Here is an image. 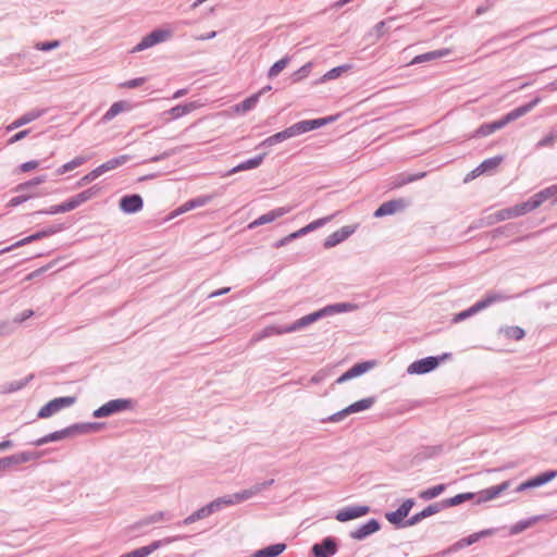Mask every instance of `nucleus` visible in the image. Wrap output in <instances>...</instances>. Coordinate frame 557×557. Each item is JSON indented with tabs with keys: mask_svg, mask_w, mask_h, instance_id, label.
Instances as JSON below:
<instances>
[{
	"mask_svg": "<svg viewBox=\"0 0 557 557\" xmlns=\"http://www.w3.org/2000/svg\"><path fill=\"white\" fill-rule=\"evenodd\" d=\"M294 126H289L281 132H277L275 133L274 135L272 136H269L268 138H265L264 140H262L258 147H272L276 144H280L284 140H287L289 138H293L296 135V132L294 131Z\"/></svg>",
	"mask_w": 557,
	"mask_h": 557,
	"instance_id": "aec40b11",
	"label": "nucleus"
},
{
	"mask_svg": "<svg viewBox=\"0 0 557 557\" xmlns=\"http://www.w3.org/2000/svg\"><path fill=\"white\" fill-rule=\"evenodd\" d=\"M273 484H274V480L270 479V480L263 481L261 483H257L249 488L234 493L233 495H225V496L219 497V499H220V502H225V503H222V508L225 506H232V505L245 502V500L256 496L257 494L269 488Z\"/></svg>",
	"mask_w": 557,
	"mask_h": 557,
	"instance_id": "f03ea898",
	"label": "nucleus"
},
{
	"mask_svg": "<svg viewBox=\"0 0 557 557\" xmlns=\"http://www.w3.org/2000/svg\"><path fill=\"white\" fill-rule=\"evenodd\" d=\"M512 218H517L515 211L512 210V206L508 208H504L502 210H498L494 214H490V224L509 220Z\"/></svg>",
	"mask_w": 557,
	"mask_h": 557,
	"instance_id": "09e8293b",
	"label": "nucleus"
},
{
	"mask_svg": "<svg viewBox=\"0 0 557 557\" xmlns=\"http://www.w3.org/2000/svg\"><path fill=\"white\" fill-rule=\"evenodd\" d=\"M286 547L285 543L271 544L256 550L251 557H277L285 552Z\"/></svg>",
	"mask_w": 557,
	"mask_h": 557,
	"instance_id": "c85d7f7f",
	"label": "nucleus"
},
{
	"mask_svg": "<svg viewBox=\"0 0 557 557\" xmlns=\"http://www.w3.org/2000/svg\"><path fill=\"white\" fill-rule=\"evenodd\" d=\"M184 539H186L185 535H174V536L164 537L162 540L153 541L149 545L141 546L143 553H145L146 557H148L149 555H151L153 552L161 548L162 546L171 544L176 541L184 540Z\"/></svg>",
	"mask_w": 557,
	"mask_h": 557,
	"instance_id": "cd10ccee",
	"label": "nucleus"
},
{
	"mask_svg": "<svg viewBox=\"0 0 557 557\" xmlns=\"http://www.w3.org/2000/svg\"><path fill=\"white\" fill-rule=\"evenodd\" d=\"M71 437L87 434L85 422L74 423L69 425Z\"/></svg>",
	"mask_w": 557,
	"mask_h": 557,
	"instance_id": "338daca9",
	"label": "nucleus"
},
{
	"mask_svg": "<svg viewBox=\"0 0 557 557\" xmlns=\"http://www.w3.org/2000/svg\"><path fill=\"white\" fill-rule=\"evenodd\" d=\"M333 218H334V215L331 214V215H327V216H324V218L317 219V220L310 222L309 224H307L306 226L301 227L300 230H298L297 231L298 235L300 237L305 236V235L309 234L310 232H313V231L324 226Z\"/></svg>",
	"mask_w": 557,
	"mask_h": 557,
	"instance_id": "79ce46f5",
	"label": "nucleus"
},
{
	"mask_svg": "<svg viewBox=\"0 0 557 557\" xmlns=\"http://www.w3.org/2000/svg\"><path fill=\"white\" fill-rule=\"evenodd\" d=\"M131 159V156L128 154H122L119 157H114L103 163V166L106 168V171L114 170L123 164H125Z\"/></svg>",
	"mask_w": 557,
	"mask_h": 557,
	"instance_id": "864d4df0",
	"label": "nucleus"
},
{
	"mask_svg": "<svg viewBox=\"0 0 557 557\" xmlns=\"http://www.w3.org/2000/svg\"><path fill=\"white\" fill-rule=\"evenodd\" d=\"M486 308H487V294L483 295L479 301H476L474 305H472L468 309L456 313L453 317L451 322L459 323L461 321H465Z\"/></svg>",
	"mask_w": 557,
	"mask_h": 557,
	"instance_id": "f3484780",
	"label": "nucleus"
},
{
	"mask_svg": "<svg viewBox=\"0 0 557 557\" xmlns=\"http://www.w3.org/2000/svg\"><path fill=\"white\" fill-rule=\"evenodd\" d=\"M289 61L290 58L286 55L280 59L278 61L274 62L268 71V77L271 79L276 77L288 65Z\"/></svg>",
	"mask_w": 557,
	"mask_h": 557,
	"instance_id": "3c124183",
	"label": "nucleus"
},
{
	"mask_svg": "<svg viewBox=\"0 0 557 557\" xmlns=\"http://www.w3.org/2000/svg\"><path fill=\"white\" fill-rule=\"evenodd\" d=\"M539 205L541 206L546 200L554 198V202H557V184L550 185L536 194H534Z\"/></svg>",
	"mask_w": 557,
	"mask_h": 557,
	"instance_id": "c03bdc74",
	"label": "nucleus"
},
{
	"mask_svg": "<svg viewBox=\"0 0 557 557\" xmlns=\"http://www.w3.org/2000/svg\"><path fill=\"white\" fill-rule=\"evenodd\" d=\"M46 181H47V175H39V176L30 178L29 181L17 184L13 188V191L21 193V194H30L29 189L45 183Z\"/></svg>",
	"mask_w": 557,
	"mask_h": 557,
	"instance_id": "e433bc0d",
	"label": "nucleus"
},
{
	"mask_svg": "<svg viewBox=\"0 0 557 557\" xmlns=\"http://www.w3.org/2000/svg\"><path fill=\"white\" fill-rule=\"evenodd\" d=\"M381 530V522L375 519L371 518L366 523L361 524L359 528H357L354 531H350L349 536L357 541H363L368 536L376 533Z\"/></svg>",
	"mask_w": 557,
	"mask_h": 557,
	"instance_id": "dca6fc26",
	"label": "nucleus"
},
{
	"mask_svg": "<svg viewBox=\"0 0 557 557\" xmlns=\"http://www.w3.org/2000/svg\"><path fill=\"white\" fill-rule=\"evenodd\" d=\"M370 512V507L367 505L346 506L337 510L335 519L339 522H347L358 519Z\"/></svg>",
	"mask_w": 557,
	"mask_h": 557,
	"instance_id": "f8f14e48",
	"label": "nucleus"
},
{
	"mask_svg": "<svg viewBox=\"0 0 557 557\" xmlns=\"http://www.w3.org/2000/svg\"><path fill=\"white\" fill-rule=\"evenodd\" d=\"M60 209L62 213L70 212L81 206V202L76 195L72 196L71 198L66 199L65 201L59 203Z\"/></svg>",
	"mask_w": 557,
	"mask_h": 557,
	"instance_id": "4d7b16f0",
	"label": "nucleus"
},
{
	"mask_svg": "<svg viewBox=\"0 0 557 557\" xmlns=\"http://www.w3.org/2000/svg\"><path fill=\"white\" fill-rule=\"evenodd\" d=\"M441 510H443V508H442V505L440 502L430 504L423 510H421V511L412 515L410 518H408V522L411 523V527L416 525V524L420 523L423 519L429 518V517L440 512Z\"/></svg>",
	"mask_w": 557,
	"mask_h": 557,
	"instance_id": "5701e85b",
	"label": "nucleus"
},
{
	"mask_svg": "<svg viewBox=\"0 0 557 557\" xmlns=\"http://www.w3.org/2000/svg\"><path fill=\"white\" fill-rule=\"evenodd\" d=\"M34 374H29L26 377L17 381L7 382L0 385L1 394H11L25 387L32 380Z\"/></svg>",
	"mask_w": 557,
	"mask_h": 557,
	"instance_id": "7c9ffc66",
	"label": "nucleus"
},
{
	"mask_svg": "<svg viewBox=\"0 0 557 557\" xmlns=\"http://www.w3.org/2000/svg\"><path fill=\"white\" fill-rule=\"evenodd\" d=\"M171 519H172V515L170 512H168V511H157V512H154L152 515L146 516V517L141 518L140 520H138L134 524V529H138V528H141V527L153 524V523H157V522H160V521H169Z\"/></svg>",
	"mask_w": 557,
	"mask_h": 557,
	"instance_id": "a878e982",
	"label": "nucleus"
},
{
	"mask_svg": "<svg viewBox=\"0 0 557 557\" xmlns=\"http://www.w3.org/2000/svg\"><path fill=\"white\" fill-rule=\"evenodd\" d=\"M134 408V400L131 398H116L111 399L94 410L92 417L100 419L120 413L123 411L132 410Z\"/></svg>",
	"mask_w": 557,
	"mask_h": 557,
	"instance_id": "7ed1b4c3",
	"label": "nucleus"
},
{
	"mask_svg": "<svg viewBox=\"0 0 557 557\" xmlns=\"http://www.w3.org/2000/svg\"><path fill=\"white\" fill-rule=\"evenodd\" d=\"M60 45V40L39 41L35 45V49L47 52L59 48Z\"/></svg>",
	"mask_w": 557,
	"mask_h": 557,
	"instance_id": "680f3d73",
	"label": "nucleus"
},
{
	"mask_svg": "<svg viewBox=\"0 0 557 557\" xmlns=\"http://www.w3.org/2000/svg\"><path fill=\"white\" fill-rule=\"evenodd\" d=\"M327 315L336 314V313H344V312H350L358 308L356 304L352 302H336L332 305L325 306Z\"/></svg>",
	"mask_w": 557,
	"mask_h": 557,
	"instance_id": "37998d69",
	"label": "nucleus"
},
{
	"mask_svg": "<svg viewBox=\"0 0 557 557\" xmlns=\"http://www.w3.org/2000/svg\"><path fill=\"white\" fill-rule=\"evenodd\" d=\"M510 485V481H505L498 485L490 487V500L498 497Z\"/></svg>",
	"mask_w": 557,
	"mask_h": 557,
	"instance_id": "0e129e2a",
	"label": "nucleus"
},
{
	"mask_svg": "<svg viewBox=\"0 0 557 557\" xmlns=\"http://www.w3.org/2000/svg\"><path fill=\"white\" fill-rule=\"evenodd\" d=\"M45 113H46V109H34V110H30V111L26 112L25 114L21 115L15 121H13L7 127V131L11 132V131H13L15 128L24 126V125H26V124H28V123H30V122L41 117Z\"/></svg>",
	"mask_w": 557,
	"mask_h": 557,
	"instance_id": "6ab92c4d",
	"label": "nucleus"
},
{
	"mask_svg": "<svg viewBox=\"0 0 557 557\" xmlns=\"http://www.w3.org/2000/svg\"><path fill=\"white\" fill-rule=\"evenodd\" d=\"M63 230H64V224L63 223L50 225V226H48L46 228L39 230V231L28 235L27 237L16 242L12 246L7 247V248L0 250V253L5 252V251H10L13 248L22 247V246L30 244L33 242L40 240L42 238L49 237V236L54 235V234H57V233H59V232H61Z\"/></svg>",
	"mask_w": 557,
	"mask_h": 557,
	"instance_id": "423d86ee",
	"label": "nucleus"
},
{
	"mask_svg": "<svg viewBox=\"0 0 557 557\" xmlns=\"http://www.w3.org/2000/svg\"><path fill=\"white\" fill-rule=\"evenodd\" d=\"M132 109V104L127 101L120 100L111 104L109 110L103 114L102 121L109 122L113 117H115L117 114H120L123 111H129Z\"/></svg>",
	"mask_w": 557,
	"mask_h": 557,
	"instance_id": "2f4dec72",
	"label": "nucleus"
},
{
	"mask_svg": "<svg viewBox=\"0 0 557 557\" xmlns=\"http://www.w3.org/2000/svg\"><path fill=\"white\" fill-rule=\"evenodd\" d=\"M540 207L535 196H531L528 200L522 201L520 203H517L512 206V210L516 213V216L524 215Z\"/></svg>",
	"mask_w": 557,
	"mask_h": 557,
	"instance_id": "72a5a7b5",
	"label": "nucleus"
},
{
	"mask_svg": "<svg viewBox=\"0 0 557 557\" xmlns=\"http://www.w3.org/2000/svg\"><path fill=\"white\" fill-rule=\"evenodd\" d=\"M199 107V104L196 101L187 102V103H181L177 104L170 110H166L163 112L165 115H170V120H176L180 119L191 111L196 110Z\"/></svg>",
	"mask_w": 557,
	"mask_h": 557,
	"instance_id": "b1692460",
	"label": "nucleus"
},
{
	"mask_svg": "<svg viewBox=\"0 0 557 557\" xmlns=\"http://www.w3.org/2000/svg\"><path fill=\"white\" fill-rule=\"evenodd\" d=\"M447 54H448V50L447 49H440V50L429 51V52L416 55L412 59V61L410 62V64H420V63H423V62L433 61V60L440 59L442 57H445Z\"/></svg>",
	"mask_w": 557,
	"mask_h": 557,
	"instance_id": "58836bf2",
	"label": "nucleus"
},
{
	"mask_svg": "<svg viewBox=\"0 0 557 557\" xmlns=\"http://www.w3.org/2000/svg\"><path fill=\"white\" fill-rule=\"evenodd\" d=\"M45 455L44 450H28L0 458V470H7L15 466L37 460Z\"/></svg>",
	"mask_w": 557,
	"mask_h": 557,
	"instance_id": "20e7f679",
	"label": "nucleus"
},
{
	"mask_svg": "<svg viewBox=\"0 0 557 557\" xmlns=\"http://www.w3.org/2000/svg\"><path fill=\"white\" fill-rule=\"evenodd\" d=\"M86 162V158L85 157H82V156H78V157H75L73 160L64 163L63 165H61L55 172L58 175H63L78 166H81L82 164H84Z\"/></svg>",
	"mask_w": 557,
	"mask_h": 557,
	"instance_id": "8fccbe9b",
	"label": "nucleus"
},
{
	"mask_svg": "<svg viewBox=\"0 0 557 557\" xmlns=\"http://www.w3.org/2000/svg\"><path fill=\"white\" fill-rule=\"evenodd\" d=\"M119 207L122 212L134 214L139 212L144 207V199L139 194H128L121 197Z\"/></svg>",
	"mask_w": 557,
	"mask_h": 557,
	"instance_id": "4468645a",
	"label": "nucleus"
},
{
	"mask_svg": "<svg viewBox=\"0 0 557 557\" xmlns=\"http://www.w3.org/2000/svg\"><path fill=\"white\" fill-rule=\"evenodd\" d=\"M349 413H348V410L347 408H344L326 418H323L321 419V422L322 423H329V422H333V423H336V422H341L342 420H344L346 417H348Z\"/></svg>",
	"mask_w": 557,
	"mask_h": 557,
	"instance_id": "bf43d9fd",
	"label": "nucleus"
},
{
	"mask_svg": "<svg viewBox=\"0 0 557 557\" xmlns=\"http://www.w3.org/2000/svg\"><path fill=\"white\" fill-rule=\"evenodd\" d=\"M520 232V226L517 223H507L503 226L490 231V239L494 240L500 236L511 237Z\"/></svg>",
	"mask_w": 557,
	"mask_h": 557,
	"instance_id": "bb28decb",
	"label": "nucleus"
},
{
	"mask_svg": "<svg viewBox=\"0 0 557 557\" xmlns=\"http://www.w3.org/2000/svg\"><path fill=\"white\" fill-rule=\"evenodd\" d=\"M259 99H260V94H252L249 97H247L245 100H243L242 102L237 103L235 106V111L246 113L256 107Z\"/></svg>",
	"mask_w": 557,
	"mask_h": 557,
	"instance_id": "a18cd8bd",
	"label": "nucleus"
},
{
	"mask_svg": "<svg viewBox=\"0 0 557 557\" xmlns=\"http://www.w3.org/2000/svg\"><path fill=\"white\" fill-rule=\"evenodd\" d=\"M438 367V360L434 356H429L413 361L407 368L408 374H425Z\"/></svg>",
	"mask_w": 557,
	"mask_h": 557,
	"instance_id": "ddd939ff",
	"label": "nucleus"
},
{
	"mask_svg": "<svg viewBox=\"0 0 557 557\" xmlns=\"http://www.w3.org/2000/svg\"><path fill=\"white\" fill-rule=\"evenodd\" d=\"M265 156H267V152H263V153H260V154H258V156H256L253 158L245 160V161L240 162L239 164H237L236 166H234L233 169H231L228 174H234V173H237V172H240V171H247V170L256 169L259 165H261V163L263 162Z\"/></svg>",
	"mask_w": 557,
	"mask_h": 557,
	"instance_id": "c756f323",
	"label": "nucleus"
},
{
	"mask_svg": "<svg viewBox=\"0 0 557 557\" xmlns=\"http://www.w3.org/2000/svg\"><path fill=\"white\" fill-rule=\"evenodd\" d=\"M222 503L220 502L219 497L214 500L210 502L206 506H202L201 508L194 511L191 515L186 517L184 520L180 521L177 525H189L200 519H205L209 517L210 515L219 511L222 509Z\"/></svg>",
	"mask_w": 557,
	"mask_h": 557,
	"instance_id": "1a4fd4ad",
	"label": "nucleus"
},
{
	"mask_svg": "<svg viewBox=\"0 0 557 557\" xmlns=\"http://www.w3.org/2000/svg\"><path fill=\"white\" fill-rule=\"evenodd\" d=\"M289 211V209H286V208H276V209H273L262 215H260L258 219H256L255 221H252L249 225H248V228L252 230V228H256L260 225H263V224H268V223H271L273 221H275L276 219L283 216L284 214H286L287 212Z\"/></svg>",
	"mask_w": 557,
	"mask_h": 557,
	"instance_id": "412c9836",
	"label": "nucleus"
},
{
	"mask_svg": "<svg viewBox=\"0 0 557 557\" xmlns=\"http://www.w3.org/2000/svg\"><path fill=\"white\" fill-rule=\"evenodd\" d=\"M294 126V131L296 132V135H301V134H305V133H308L310 131H313V129H318L320 127H322V122L319 119H312V120H302V121H299L295 124H293Z\"/></svg>",
	"mask_w": 557,
	"mask_h": 557,
	"instance_id": "473e14b6",
	"label": "nucleus"
},
{
	"mask_svg": "<svg viewBox=\"0 0 557 557\" xmlns=\"http://www.w3.org/2000/svg\"><path fill=\"white\" fill-rule=\"evenodd\" d=\"M410 205L411 201L406 198L392 199L380 205L377 209L374 211L373 216L383 218L386 215H391L396 212L404 211Z\"/></svg>",
	"mask_w": 557,
	"mask_h": 557,
	"instance_id": "9d476101",
	"label": "nucleus"
},
{
	"mask_svg": "<svg viewBox=\"0 0 557 557\" xmlns=\"http://www.w3.org/2000/svg\"><path fill=\"white\" fill-rule=\"evenodd\" d=\"M69 437H71L69 426L48 434V438L50 442H58V441H62V440H65Z\"/></svg>",
	"mask_w": 557,
	"mask_h": 557,
	"instance_id": "e2e57ef3",
	"label": "nucleus"
},
{
	"mask_svg": "<svg viewBox=\"0 0 557 557\" xmlns=\"http://www.w3.org/2000/svg\"><path fill=\"white\" fill-rule=\"evenodd\" d=\"M300 236L298 235V232H293L290 233L289 235L276 240L275 243H273L272 247L273 248H281V247H284L286 246L287 244H289L290 242L299 238Z\"/></svg>",
	"mask_w": 557,
	"mask_h": 557,
	"instance_id": "69168bd1",
	"label": "nucleus"
},
{
	"mask_svg": "<svg viewBox=\"0 0 557 557\" xmlns=\"http://www.w3.org/2000/svg\"><path fill=\"white\" fill-rule=\"evenodd\" d=\"M505 334H506V336L508 338H512V339L519 341V339H522L524 337L525 332L520 326H508L505 330Z\"/></svg>",
	"mask_w": 557,
	"mask_h": 557,
	"instance_id": "052dcab7",
	"label": "nucleus"
},
{
	"mask_svg": "<svg viewBox=\"0 0 557 557\" xmlns=\"http://www.w3.org/2000/svg\"><path fill=\"white\" fill-rule=\"evenodd\" d=\"M474 497H475L474 493L467 492V493H460V494H457V495H455L453 497L443 499L440 503L442 505V508L446 509V508H449V507H454V506H458L460 504H463L465 502L473 499Z\"/></svg>",
	"mask_w": 557,
	"mask_h": 557,
	"instance_id": "c9c22d12",
	"label": "nucleus"
},
{
	"mask_svg": "<svg viewBox=\"0 0 557 557\" xmlns=\"http://www.w3.org/2000/svg\"><path fill=\"white\" fill-rule=\"evenodd\" d=\"M375 401H376V397L371 396V397H367V398L357 400V401L350 404L349 406H347L346 408L348 410V413L352 414V413H357V412L370 409L375 404Z\"/></svg>",
	"mask_w": 557,
	"mask_h": 557,
	"instance_id": "4c0bfd02",
	"label": "nucleus"
},
{
	"mask_svg": "<svg viewBox=\"0 0 557 557\" xmlns=\"http://www.w3.org/2000/svg\"><path fill=\"white\" fill-rule=\"evenodd\" d=\"M546 516L545 515H539L533 516L524 520L518 521L516 524H513L510 529V534H518L522 531L527 530L528 528L532 527L536 522L543 520Z\"/></svg>",
	"mask_w": 557,
	"mask_h": 557,
	"instance_id": "ea45409f",
	"label": "nucleus"
},
{
	"mask_svg": "<svg viewBox=\"0 0 557 557\" xmlns=\"http://www.w3.org/2000/svg\"><path fill=\"white\" fill-rule=\"evenodd\" d=\"M312 63L311 62H307L306 64H304L301 67H299L297 71H295L292 76H290V79H292V83H298L300 81H302L304 78H306L311 70H312Z\"/></svg>",
	"mask_w": 557,
	"mask_h": 557,
	"instance_id": "603ef678",
	"label": "nucleus"
},
{
	"mask_svg": "<svg viewBox=\"0 0 557 557\" xmlns=\"http://www.w3.org/2000/svg\"><path fill=\"white\" fill-rule=\"evenodd\" d=\"M171 37V30L163 28H156L149 34L144 36L141 40L132 49V52H140L151 48L160 42H163Z\"/></svg>",
	"mask_w": 557,
	"mask_h": 557,
	"instance_id": "0eeeda50",
	"label": "nucleus"
},
{
	"mask_svg": "<svg viewBox=\"0 0 557 557\" xmlns=\"http://www.w3.org/2000/svg\"><path fill=\"white\" fill-rule=\"evenodd\" d=\"M408 515H405L399 508L394 511H388L385 513L386 520L393 524L396 529H404L411 527V523L406 519Z\"/></svg>",
	"mask_w": 557,
	"mask_h": 557,
	"instance_id": "393cba45",
	"label": "nucleus"
},
{
	"mask_svg": "<svg viewBox=\"0 0 557 557\" xmlns=\"http://www.w3.org/2000/svg\"><path fill=\"white\" fill-rule=\"evenodd\" d=\"M351 67H352L351 64H342V65L335 66V67L331 69L330 71H327L323 76H321L319 79H317L313 84L318 85V84H322L326 81L338 78L344 73L349 71Z\"/></svg>",
	"mask_w": 557,
	"mask_h": 557,
	"instance_id": "f704fd0d",
	"label": "nucleus"
},
{
	"mask_svg": "<svg viewBox=\"0 0 557 557\" xmlns=\"http://www.w3.org/2000/svg\"><path fill=\"white\" fill-rule=\"evenodd\" d=\"M102 191V187L99 184H95L91 187L76 194L81 205L85 203L88 200H91L99 196V194Z\"/></svg>",
	"mask_w": 557,
	"mask_h": 557,
	"instance_id": "49530a36",
	"label": "nucleus"
},
{
	"mask_svg": "<svg viewBox=\"0 0 557 557\" xmlns=\"http://www.w3.org/2000/svg\"><path fill=\"white\" fill-rule=\"evenodd\" d=\"M213 199L211 195H202L193 199H189L174 211V215L185 213L198 207L208 205Z\"/></svg>",
	"mask_w": 557,
	"mask_h": 557,
	"instance_id": "4be33fe9",
	"label": "nucleus"
},
{
	"mask_svg": "<svg viewBox=\"0 0 557 557\" xmlns=\"http://www.w3.org/2000/svg\"><path fill=\"white\" fill-rule=\"evenodd\" d=\"M447 485L446 484H437L434 486H431L422 492H420L419 497L423 500H431L437 496H440L445 490Z\"/></svg>",
	"mask_w": 557,
	"mask_h": 557,
	"instance_id": "de8ad7c7",
	"label": "nucleus"
},
{
	"mask_svg": "<svg viewBox=\"0 0 557 557\" xmlns=\"http://www.w3.org/2000/svg\"><path fill=\"white\" fill-rule=\"evenodd\" d=\"M487 172V159L483 160L474 170L470 171L463 178V183H469L479 175Z\"/></svg>",
	"mask_w": 557,
	"mask_h": 557,
	"instance_id": "5fc2aeb1",
	"label": "nucleus"
},
{
	"mask_svg": "<svg viewBox=\"0 0 557 557\" xmlns=\"http://www.w3.org/2000/svg\"><path fill=\"white\" fill-rule=\"evenodd\" d=\"M38 194H20L13 198H11L7 205V207L14 208L17 207L32 198L37 197Z\"/></svg>",
	"mask_w": 557,
	"mask_h": 557,
	"instance_id": "6e6d98bb",
	"label": "nucleus"
},
{
	"mask_svg": "<svg viewBox=\"0 0 557 557\" xmlns=\"http://www.w3.org/2000/svg\"><path fill=\"white\" fill-rule=\"evenodd\" d=\"M486 536H487V529H483L479 532H475L473 534H470V535L459 540L457 543H455L454 549H459V548L470 546V545L476 543L479 540L484 539Z\"/></svg>",
	"mask_w": 557,
	"mask_h": 557,
	"instance_id": "a19ab883",
	"label": "nucleus"
},
{
	"mask_svg": "<svg viewBox=\"0 0 557 557\" xmlns=\"http://www.w3.org/2000/svg\"><path fill=\"white\" fill-rule=\"evenodd\" d=\"M14 332V322L9 320L0 321V337L8 336Z\"/></svg>",
	"mask_w": 557,
	"mask_h": 557,
	"instance_id": "774afa93",
	"label": "nucleus"
},
{
	"mask_svg": "<svg viewBox=\"0 0 557 557\" xmlns=\"http://www.w3.org/2000/svg\"><path fill=\"white\" fill-rule=\"evenodd\" d=\"M557 476V470H547L545 472H542L537 475H535V480L539 483L540 486L550 482Z\"/></svg>",
	"mask_w": 557,
	"mask_h": 557,
	"instance_id": "13d9d810",
	"label": "nucleus"
},
{
	"mask_svg": "<svg viewBox=\"0 0 557 557\" xmlns=\"http://www.w3.org/2000/svg\"><path fill=\"white\" fill-rule=\"evenodd\" d=\"M310 324H312L311 318H309V315L306 314L289 325H268L260 333L256 334L255 338L256 341H261L274 335H283L286 333L297 332L304 327L309 326Z\"/></svg>",
	"mask_w": 557,
	"mask_h": 557,
	"instance_id": "f257e3e1",
	"label": "nucleus"
},
{
	"mask_svg": "<svg viewBox=\"0 0 557 557\" xmlns=\"http://www.w3.org/2000/svg\"><path fill=\"white\" fill-rule=\"evenodd\" d=\"M339 547V541L335 536H325L311 546L313 557H333Z\"/></svg>",
	"mask_w": 557,
	"mask_h": 557,
	"instance_id": "6e6552de",
	"label": "nucleus"
},
{
	"mask_svg": "<svg viewBox=\"0 0 557 557\" xmlns=\"http://www.w3.org/2000/svg\"><path fill=\"white\" fill-rule=\"evenodd\" d=\"M376 364L375 360H367L355 363L351 368H349L346 372H344L341 376H338L335 381V384H343L349 380H352L355 377H358L372 368H374Z\"/></svg>",
	"mask_w": 557,
	"mask_h": 557,
	"instance_id": "9b49d317",
	"label": "nucleus"
},
{
	"mask_svg": "<svg viewBox=\"0 0 557 557\" xmlns=\"http://www.w3.org/2000/svg\"><path fill=\"white\" fill-rule=\"evenodd\" d=\"M540 102H541V98L540 97H535L534 99H532L528 103L515 108L513 110H511L510 112H508L507 114H505L503 116L504 122L506 124H509V123L518 120L519 117H521V116L525 115L527 113L531 112Z\"/></svg>",
	"mask_w": 557,
	"mask_h": 557,
	"instance_id": "a211bd4d",
	"label": "nucleus"
},
{
	"mask_svg": "<svg viewBox=\"0 0 557 557\" xmlns=\"http://www.w3.org/2000/svg\"><path fill=\"white\" fill-rule=\"evenodd\" d=\"M357 230V225H345L341 227L339 230L333 232L330 234L324 243L323 246L325 249L333 248L341 243L345 242L349 236H351Z\"/></svg>",
	"mask_w": 557,
	"mask_h": 557,
	"instance_id": "2eb2a0df",
	"label": "nucleus"
},
{
	"mask_svg": "<svg viewBox=\"0 0 557 557\" xmlns=\"http://www.w3.org/2000/svg\"><path fill=\"white\" fill-rule=\"evenodd\" d=\"M75 403H76L75 396H62V397L53 398L39 409L37 417L40 419L50 418L55 412L60 411L63 408H67L70 406L74 405Z\"/></svg>",
	"mask_w": 557,
	"mask_h": 557,
	"instance_id": "39448f33",
	"label": "nucleus"
}]
</instances>
